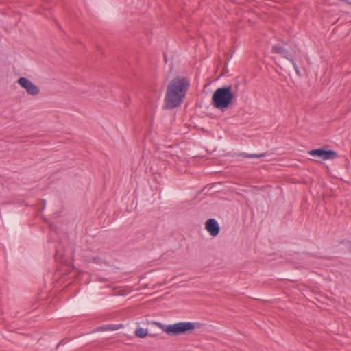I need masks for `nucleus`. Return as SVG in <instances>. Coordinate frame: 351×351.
Returning <instances> with one entry per match:
<instances>
[{"instance_id": "dca6fc26", "label": "nucleus", "mask_w": 351, "mask_h": 351, "mask_svg": "<svg viewBox=\"0 0 351 351\" xmlns=\"http://www.w3.org/2000/svg\"><path fill=\"white\" fill-rule=\"evenodd\" d=\"M275 71H276V72L278 73L280 75H282V73H280V72L277 69V68H276V69H275Z\"/></svg>"}, {"instance_id": "39448f33", "label": "nucleus", "mask_w": 351, "mask_h": 351, "mask_svg": "<svg viewBox=\"0 0 351 351\" xmlns=\"http://www.w3.org/2000/svg\"><path fill=\"white\" fill-rule=\"evenodd\" d=\"M17 83L30 95L35 96L38 95L40 93L39 88L25 77H21L19 78Z\"/></svg>"}, {"instance_id": "2eb2a0df", "label": "nucleus", "mask_w": 351, "mask_h": 351, "mask_svg": "<svg viewBox=\"0 0 351 351\" xmlns=\"http://www.w3.org/2000/svg\"><path fill=\"white\" fill-rule=\"evenodd\" d=\"M164 59H165V63L167 64V56H166V54L164 53Z\"/></svg>"}, {"instance_id": "ddd939ff", "label": "nucleus", "mask_w": 351, "mask_h": 351, "mask_svg": "<svg viewBox=\"0 0 351 351\" xmlns=\"http://www.w3.org/2000/svg\"><path fill=\"white\" fill-rule=\"evenodd\" d=\"M99 280L101 281V282H105V281H107V280L106 278H99Z\"/></svg>"}, {"instance_id": "9b49d317", "label": "nucleus", "mask_w": 351, "mask_h": 351, "mask_svg": "<svg viewBox=\"0 0 351 351\" xmlns=\"http://www.w3.org/2000/svg\"><path fill=\"white\" fill-rule=\"evenodd\" d=\"M341 2H343L346 4L351 5V0H339Z\"/></svg>"}, {"instance_id": "9d476101", "label": "nucleus", "mask_w": 351, "mask_h": 351, "mask_svg": "<svg viewBox=\"0 0 351 351\" xmlns=\"http://www.w3.org/2000/svg\"><path fill=\"white\" fill-rule=\"evenodd\" d=\"M293 69H294V71L296 72V73L298 74V75H299V76H301V75H302V74L300 73V70H299V67H298V66L293 67Z\"/></svg>"}, {"instance_id": "7ed1b4c3", "label": "nucleus", "mask_w": 351, "mask_h": 351, "mask_svg": "<svg viewBox=\"0 0 351 351\" xmlns=\"http://www.w3.org/2000/svg\"><path fill=\"white\" fill-rule=\"evenodd\" d=\"M155 324L170 336L190 333L195 328V325L198 324V323L191 322H182L169 325H164L159 322H155Z\"/></svg>"}, {"instance_id": "6e6552de", "label": "nucleus", "mask_w": 351, "mask_h": 351, "mask_svg": "<svg viewBox=\"0 0 351 351\" xmlns=\"http://www.w3.org/2000/svg\"><path fill=\"white\" fill-rule=\"evenodd\" d=\"M134 334L136 337H139V338H144L147 335H148V333H147V329H144L143 328H137L135 332H134Z\"/></svg>"}, {"instance_id": "f03ea898", "label": "nucleus", "mask_w": 351, "mask_h": 351, "mask_svg": "<svg viewBox=\"0 0 351 351\" xmlns=\"http://www.w3.org/2000/svg\"><path fill=\"white\" fill-rule=\"evenodd\" d=\"M233 99L232 86H226L217 88L213 94L211 103L215 108L223 111L230 106Z\"/></svg>"}, {"instance_id": "4468645a", "label": "nucleus", "mask_w": 351, "mask_h": 351, "mask_svg": "<svg viewBox=\"0 0 351 351\" xmlns=\"http://www.w3.org/2000/svg\"><path fill=\"white\" fill-rule=\"evenodd\" d=\"M110 328H111L112 330H116V329H117L118 328H117V327H115V326H114V325H111Z\"/></svg>"}, {"instance_id": "20e7f679", "label": "nucleus", "mask_w": 351, "mask_h": 351, "mask_svg": "<svg viewBox=\"0 0 351 351\" xmlns=\"http://www.w3.org/2000/svg\"><path fill=\"white\" fill-rule=\"evenodd\" d=\"M308 154L315 158L313 160L321 162L324 160L334 159L338 156L337 153L332 149H326L325 147L313 149L308 152Z\"/></svg>"}, {"instance_id": "f257e3e1", "label": "nucleus", "mask_w": 351, "mask_h": 351, "mask_svg": "<svg viewBox=\"0 0 351 351\" xmlns=\"http://www.w3.org/2000/svg\"><path fill=\"white\" fill-rule=\"evenodd\" d=\"M190 87V80L184 76L173 77L167 87L163 109H173L181 106Z\"/></svg>"}, {"instance_id": "1a4fd4ad", "label": "nucleus", "mask_w": 351, "mask_h": 351, "mask_svg": "<svg viewBox=\"0 0 351 351\" xmlns=\"http://www.w3.org/2000/svg\"><path fill=\"white\" fill-rule=\"evenodd\" d=\"M266 155L265 153H261V154H247V153H241L240 154V156H241L243 158H262Z\"/></svg>"}, {"instance_id": "423d86ee", "label": "nucleus", "mask_w": 351, "mask_h": 351, "mask_svg": "<svg viewBox=\"0 0 351 351\" xmlns=\"http://www.w3.org/2000/svg\"><path fill=\"white\" fill-rule=\"evenodd\" d=\"M271 53L281 55L283 58L289 60L293 66H296L293 56L291 53L285 47L279 44L274 45L271 47Z\"/></svg>"}, {"instance_id": "0eeeda50", "label": "nucleus", "mask_w": 351, "mask_h": 351, "mask_svg": "<svg viewBox=\"0 0 351 351\" xmlns=\"http://www.w3.org/2000/svg\"><path fill=\"white\" fill-rule=\"evenodd\" d=\"M206 230L213 237H216L219 234L220 227L218 222L215 219H209L205 223Z\"/></svg>"}, {"instance_id": "f8f14e48", "label": "nucleus", "mask_w": 351, "mask_h": 351, "mask_svg": "<svg viewBox=\"0 0 351 351\" xmlns=\"http://www.w3.org/2000/svg\"><path fill=\"white\" fill-rule=\"evenodd\" d=\"M58 256H60V257L62 256L61 254H59V251L58 250H56V258L58 260Z\"/></svg>"}]
</instances>
